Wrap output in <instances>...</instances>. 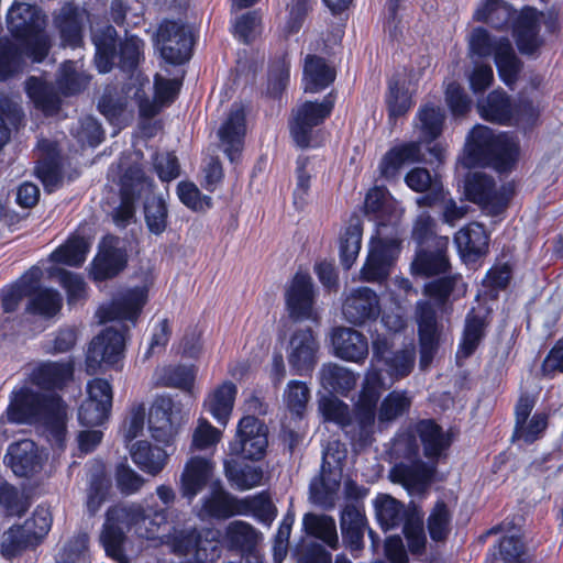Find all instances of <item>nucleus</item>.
<instances>
[{
    "instance_id": "nucleus-1",
    "label": "nucleus",
    "mask_w": 563,
    "mask_h": 563,
    "mask_svg": "<svg viewBox=\"0 0 563 563\" xmlns=\"http://www.w3.org/2000/svg\"><path fill=\"white\" fill-rule=\"evenodd\" d=\"M365 212L377 222V235L373 238L368 255L361 269V280L382 283L400 253V238L397 223L401 217L396 201L385 187H374L365 197Z\"/></svg>"
},
{
    "instance_id": "nucleus-2",
    "label": "nucleus",
    "mask_w": 563,
    "mask_h": 563,
    "mask_svg": "<svg viewBox=\"0 0 563 563\" xmlns=\"http://www.w3.org/2000/svg\"><path fill=\"white\" fill-rule=\"evenodd\" d=\"M377 382V375L373 372L363 378L353 411L334 396H324L319 400V411L324 420L338 424L355 448H364L373 441L378 405Z\"/></svg>"
},
{
    "instance_id": "nucleus-3",
    "label": "nucleus",
    "mask_w": 563,
    "mask_h": 563,
    "mask_svg": "<svg viewBox=\"0 0 563 563\" xmlns=\"http://www.w3.org/2000/svg\"><path fill=\"white\" fill-rule=\"evenodd\" d=\"M7 416L12 423L41 424L52 445L64 448L68 408L58 395L40 394L25 386L14 389Z\"/></svg>"
},
{
    "instance_id": "nucleus-4",
    "label": "nucleus",
    "mask_w": 563,
    "mask_h": 563,
    "mask_svg": "<svg viewBox=\"0 0 563 563\" xmlns=\"http://www.w3.org/2000/svg\"><path fill=\"white\" fill-rule=\"evenodd\" d=\"M518 154L519 145L512 135L495 134L489 128L477 125L467 136L462 164L468 168L490 166L507 172L515 165Z\"/></svg>"
},
{
    "instance_id": "nucleus-5",
    "label": "nucleus",
    "mask_w": 563,
    "mask_h": 563,
    "mask_svg": "<svg viewBox=\"0 0 563 563\" xmlns=\"http://www.w3.org/2000/svg\"><path fill=\"white\" fill-rule=\"evenodd\" d=\"M46 22L41 7L25 0H14L7 12L9 32L20 41L27 58L33 63L43 62L52 46Z\"/></svg>"
},
{
    "instance_id": "nucleus-6",
    "label": "nucleus",
    "mask_w": 563,
    "mask_h": 563,
    "mask_svg": "<svg viewBox=\"0 0 563 563\" xmlns=\"http://www.w3.org/2000/svg\"><path fill=\"white\" fill-rule=\"evenodd\" d=\"M371 363L364 378L371 372L377 375L378 382L375 389H377V401H379L384 390L412 373L417 358L416 345L410 341L401 347L394 349L386 336L377 335L373 339Z\"/></svg>"
},
{
    "instance_id": "nucleus-7",
    "label": "nucleus",
    "mask_w": 563,
    "mask_h": 563,
    "mask_svg": "<svg viewBox=\"0 0 563 563\" xmlns=\"http://www.w3.org/2000/svg\"><path fill=\"white\" fill-rule=\"evenodd\" d=\"M91 37L96 47L95 64L99 73H109L115 60L122 71L133 73L143 58L144 42L137 36L125 37L117 49V31L112 25L93 29Z\"/></svg>"
},
{
    "instance_id": "nucleus-8",
    "label": "nucleus",
    "mask_w": 563,
    "mask_h": 563,
    "mask_svg": "<svg viewBox=\"0 0 563 563\" xmlns=\"http://www.w3.org/2000/svg\"><path fill=\"white\" fill-rule=\"evenodd\" d=\"M468 48L472 57L494 56L500 79L507 86L516 82L521 63L508 37H495L484 27H476L468 37Z\"/></svg>"
},
{
    "instance_id": "nucleus-9",
    "label": "nucleus",
    "mask_w": 563,
    "mask_h": 563,
    "mask_svg": "<svg viewBox=\"0 0 563 563\" xmlns=\"http://www.w3.org/2000/svg\"><path fill=\"white\" fill-rule=\"evenodd\" d=\"M155 46L166 63L184 64L190 58L192 33L185 24L166 20L157 29Z\"/></svg>"
},
{
    "instance_id": "nucleus-10",
    "label": "nucleus",
    "mask_w": 563,
    "mask_h": 563,
    "mask_svg": "<svg viewBox=\"0 0 563 563\" xmlns=\"http://www.w3.org/2000/svg\"><path fill=\"white\" fill-rule=\"evenodd\" d=\"M125 335L123 330L109 327L97 335L90 343L86 369L88 374H96L102 367H114L122 358Z\"/></svg>"
},
{
    "instance_id": "nucleus-11",
    "label": "nucleus",
    "mask_w": 563,
    "mask_h": 563,
    "mask_svg": "<svg viewBox=\"0 0 563 563\" xmlns=\"http://www.w3.org/2000/svg\"><path fill=\"white\" fill-rule=\"evenodd\" d=\"M464 192L470 201L493 216L499 214L506 208L510 197L508 188H497L492 177L478 172L466 177Z\"/></svg>"
},
{
    "instance_id": "nucleus-12",
    "label": "nucleus",
    "mask_w": 563,
    "mask_h": 563,
    "mask_svg": "<svg viewBox=\"0 0 563 563\" xmlns=\"http://www.w3.org/2000/svg\"><path fill=\"white\" fill-rule=\"evenodd\" d=\"M333 104L334 101L329 95L321 102L307 101L298 107L290 122V133L298 146H316L312 140V129L330 115Z\"/></svg>"
},
{
    "instance_id": "nucleus-13",
    "label": "nucleus",
    "mask_w": 563,
    "mask_h": 563,
    "mask_svg": "<svg viewBox=\"0 0 563 563\" xmlns=\"http://www.w3.org/2000/svg\"><path fill=\"white\" fill-rule=\"evenodd\" d=\"M267 428L254 416L243 417L236 430L235 440L230 444L231 452L249 460H260L267 448Z\"/></svg>"
},
{
    "instance_id": "nucleus-14",
    "label": "nucleus",
    "mask_w": 563,
    "mask_h": 563,
    "mask_svg": "<svg viewBox=\"0 0 563 563\" xmlns=\"http://www.w3.org/2000/svg\"><path fill=\"white\" fill-rule=\"evenodd\" d=\"M179 411L169 397L156 398L148 412V429L152 438L159 443L170 445L181 422Z\"/></svg>"
},
{
    "instance_id": "nucleus-15",
    "label": "nucleus",
    "mask_w": 563,
    "mask_h": 563,
    "mask_svg": "<svg viewBox=\"0 0 563 563\" xmlns=\"http://www.w3.org/2000/svg\"><path fill=\"white\" fill-rule=\"evenodd\" d=\"M136 80L139 81L140 86L134 90L133 99L139 107L140 115L143 118L150 119L156 115L163 107L174 101L179 90L178 80L166 79L159 75H156L154 80V100H150L143 89L145 85L148 86V78H141L139 76Z\"/></svg>"
},
{
    "instance_id": "nucleus-16",
    "label": "nucleus",
    "mask_w": 563,
    "mask_h": 563,
    "mask_svg": "<svg viewBox=\"0 0 563 563\" xmlns=\"http://www.w3.org/2000/svg\"><path fill=\"white\" fill-rule=\"evenodd\" d=\"M285 298L291 318L296 320H317L313 284L307 273H296L286 289Z\"/></svg>"
},
{
    "instance_id": "nucleus-17",
    "label": "nucleus",
    "mask_w": 563,
    "mask_h": 563,
    "mask_svg": "<svg viewBox=\"0 0 563 563\" xmlns=\"http://www.w3.org/2000/svg\"><path fill=\"white\" fill-rule=\"evenodd\" d=\"M147 292L146 286L121 292L112 302L98 309L97 316L100 322L131 321L134 323L147 300Z\"/></svg>"
},
{
    "instance_id": "nucleus-18",
    "label": "nucleus",
    "mask_w": 563,
    "mask_h": 563,
    "mask_svg": "<svg viewBox=\"0 0 563 563\" xmlns=\"http://www.w3.org/2000/svg\"><path fill=\"white\" fill-rule=\"evenodd\" d=\"M319 342L310 329L296 330L288 343L287 358L296 375L312 372L318 361Z\"/></svg>"
},
{
    "instance_id": "nucleus-19",
    "label": "nucleus",
    "mask_w": 563,
    "mask_h": 563,
    "mask_svg": "<svg viewBox=\"0 0 563 563\" xmlns=\"http://www.w3.org/2000/svg\"><path fill=\"white\" fill-rule=\"evenodd\" d=\"M417 322L420 341L419 365L424 371L434 358L440 336L435 311L429 301H419L417 303Z\"/></svg>"
},
{
    "instance_id": "nucleus-20",
    "label": "nucleus",
    "mask_w": 563,
    "mask_h": 563,
    "mask_svg": "<svg viewBox=\"0 0 563 563\" xmlns=\"http://www.w3.org/2000/svg\"><path fill=\"white\" fill-rule=\"evenodd\" d=\"M342 313L354 325L375 320L380 313L377 294L368 287L353 289L343 302Z\"/></svg>"
},
{
    "instance_id": "nucleus-21",
    "label": "nucleus",
    "mask_w": 563,
    "mask_h": 563,
    "mask_svg": "<svg viewBox=\"0 0 563 563\" xmlns=\"http://www.w3.org/2000/svg\"><path fill=\"white\" fill-rule=\"evenodd\" d=\"M435 473V463L428 464L421 460L396 464L389 473L394 483L401 484L410 495L423 494Z\"/></svg>"
},
{
    "instance_id": "nucleus-22",
    "label": "nucleus",
    "mask_w": 563,
    "mask_h": 563,
    "mask_svg": "<svg viewBox=\"0 0 563 563\" xmlns=\"http://www.w3.org/2000/svg\"><path fill=\"white\" fill-rule=\"evenodd\" d=\"M214 471L210 459L192 456L185 464L180 475L179 490L181 496L191 503L210 482Z\"/></svg>"
},
{
    "instance_id": "nucleus-23",
    "label": "nucleus",
    "mask_w": 563,
    "mask_h": 563,
    "mask_svg": "<svg viewBox=\"0 0 563 563\" xmlns=\"http://www.w3.org/2000/svg\"><path fill=\"white\" fill-rule=\"evenodd\" d=\"M245 132L244 107L234 103L218 132L221 146L231 162L236 159L243 147Z\"/></svg>"
},
{
    "instance_id": "nucleus-24",
    "label": "nucleus",
    "mask_w": 563,
    "mask_h": 563,
    "mask_svg": "<svg viewBox=\"0 0 563 563\" xmlns=\"http://www.w3.org/2000/svg\"><path fill=\"white\" fill-rule=\"evenodd\" d=\"M489 236L483 224L472 222L460 229L454 235V243L462 261L466 264L476 262L488 251Z\"/></svg>"
},
{
    "instance_id": "nucleus-25",
    "label": "nucleus",
    "mask_w": 563,
    "mask_h": 563,
    "mask_svg": "<svg viewBox=\"0 0 563 563\" xmlns=\"http://www.w3.org/2000/svg\"><path fill=\"white\" fill-rule=\"evenodd\" d=\"M88 15L86 10L70 2H65L54 15V24L59 32L64 46H79L82 29Z\"/></svg>"
},
{
    "instance_id": "nucleus-26",
    "label": "nucleus",
    "mask_w": 563,
    "mask_h": 563,
    "mask_svg": "<svg viewBox=\"0 0 563 563\" xmlns=\"http://www.w3.org/2000/svg\"><path fill=\"white\" fill-rule=\"evenodd\" d=\"M334 354L347 362L361 364L368 355V342L364 334L351 328H336L332 332Z\"/></svg>"
},
{
    "instance_id": "nucleus-27",
    "label": "nucleus",
    "mask_w": 563,
    "mask_h": 563,
    "mask_svg": "<svg viewBox=\"0 0 563 563\" xmlns=\"http://www.w3.org/2000/svg\"><path fill=\"white\" fill-rule=\"evenodd\" d=\"M4 463L18 476H30L41 470L42 457L35 442L24 439L9 445Z\"/></svg>"
},
{
    "instance_id": "nucleus-28",
    "label": "nucleus",
    "mask_w": 563,
    "mask_h": 563,
    "mask_svg": "<svg viewBox=\"0 0 563 563\" xmlns=\"http://www.w3.org/2000/svg\"><path fill=\"white\" fill-rule=\"evenodd\" d=\"M201 508L198 511L201 519H227L235 515H245V510L242 508L245 503L222 487L214 486L212 492L201 499Z\"/></svg>"
},
{
    "instance_id": "nucleus-29",
    "label": "nucleus",
    "mask_w": 563,
    "mask_h": 563,
    "mask_svg": "<svg viewBox=\"0 0 563 563\" xmlns=\"http://www.w3.org/2000/svg\"><path fill=\"white\" fill-rule=\"evenodd\" d=\"M544 14L533 8L522 9L514 25L517 46L522 54H533L542 44L539 24Z\"/></svg>"
},
{
    "instance_id": "nucleus-30",
    "label": "nucleus",
    "mask_w": 563,
    "mask_h": 563,
    "mask_svg": "<svg viewBox=\"0 0 563 563\" xmlns=\"http://www.w3.org/2000/svg\"><path fill=\"white\" fill-rule=\"evenodd\" d=\"M74 364L71 361H45L36 364L31 374L32 384L43 389L62 388L73 378Z\"/></svg>"
},
{
    "instance_id": "nucleus-31",
    "label": "nucleus",
    "mask_w": 563,
    "mask_h": 563,
    "mask_svg": "<svg viewBox=\"0 0 563 563\" xmlns=\"http://www.w3.org/2000/svg\"><path fill=\"white\" fill-rule=\"evenodd\" d=\"M449 243L448 236H435V251L419 250L411 264L412 272L422 276H433L445 273L450 267L449 257L446 255Z\"/></svg>"
},
{
    "instance_id": "nucleus-32",
    "label": "nucleus",
    "mask_w": 563,
    "mask_h": 563,
    "mask_svg": "<svg viewBox=\"0 0 563 563\" xmlns=\"http://www.w3.org/2000/svg\"><path fill=\"white\" fill-rule=\"evenodd\" d=\"M38 162L35 174L47 191H53L62 181L58 150L55 142L41 140L37 143Z\"/></svg>"
},
{
    "instance_id": "nucleus-33",
    "label": "nucleus",
    "mask_w": 563,
    "mask_h": 563,
    "mask_svg": "<svg viewBox=\"0 0 563 563\" xmlns=\"http://www.w3.org/2000/svg\"><path fill=\"white\" fill-rule=\"evenodd\" d=\"M421 161V148L418 142H405L391 147L382 158L378 169L386 179L395 178L406 164Z\"/></svg>"
},
{
    "instance_id": "nucleus-34",
    "label": "nucleus",
    "mask_w": 563,
    "mask_h": 563,
    "mask_svg": "<svg viewBox=\"0 0 563 563\" xmlns=\"http://www.w3.org/2000/svg\"><path fill=\"white\" fill-rule=\"evenodd\" d=\"M42 277V269L33 266L15 283L3 288L1 294L3 311L7 313L15 311L21 300L26 296H31L38 288Z\"/></svg>"
},
{
    "instance_id": "nucleus-35",
    "label": "nucleus",
    "mask_w": 563,
    "mask_h": 563,
    "mask_svg": "<svg viewBox=\"0 0 563 563\" xmlns=\"http://www.w3.org/2000/svg\"><path fill=\"white\" fill-rule=\"evenodd\" d=\"M114 240L113 236L104 239L98 255L93 260L91 275L95 280H104L114 277L126 264L124 252L108 246V244H111Z\"/></svg>"
},
{
    "instance_id": "nucleus-36",
    "label": "nucleus",
    "mask_w": 563,
    "mask_h": 563,
    "mask_svg": "<svg viewBox=\"0 0 563 563\" xmlns=\"http://www.w3.org/2000/svg\"><path fill=\"white\" fill-rule=\"evenodd\" d=\"M416 431L429 460L438 461L445 455L451 445V438L440 426L432 420H422L416 426Z\"/></svg>"
},
{
    "instance_id": "nucleus-37",
    "label": "nucleus",
    "mask_w": 563,
    "mask_h": 563,
    "mask_svg": "<svg viewBox=\"0 0 563 563\" xmlns=\"http://www.w3.org/2000/svg\"><path fill=\"white\" fill-rule=\"evenodd\" d=\"M236 386L231 382H224L214 388L205 399V409L217 420L218 423L227 426L233 409Z\"/></svg>"
},
{
    "instance_id": "nucleus-38",
    "label": "nucleus",
    "mask_w": 563,
    "mask_h": 563,
    "mask_svg": "<svg viewBox=\"0 0 563 563\" xmlns=\"http://www.w3.org/2000/svg\"><path fill=\"white\" fill-rule=\"evenodd\" d=\"M145 183L144 173L139 166H132L124 173L122 178L123 198L120 206L113 211V221L118 227H125L134 214L133 203L128 197L129 187L132 192L140 191Z\"/></svg>"
},
{
    "instance_id": "nucleus-39",
    "label": "nucleus",
    "mask_w": 563,
    "mask_h": 563,
    "mask_svg": "<svg viewBox=\"0 0 563 563\" xmlns=\"http://www.w3.org/2000/svg\"><path fill=\"white\" fill-rule=\"evenodd\" d=\"M319 376L324 389L342 396H347L355 388L358 379L355 372L333 363L324 364Z\"/></svg>"
},
{
    "instance_id": "nucleus-40",
    "label": "nucleus",
    "mask_w": 563,
    "mask_h": 563,
    "mask_svg": "<svg viewBox=\"0 0 563 563\" xmlns=\"http://www.w3.org/2000/svg\"><path fill=\"white\" fill-rule=\"evenodd\" d=\"M341 531L343 541L352 551L363 548V536L365 529V516L355 505H346L341 514Z\"/></svg>"
},
{
    "instance_id": "nucleus-41",
    "label": "nucleus",
    "mask_w": 563,
    "mask_h": 563,
    "mask_svg": "<svg viewBox=\"0 0 563 563\" xmlns=\"http://www.w3.org/2000/svg\"><path fill=\"white\" fill-rule=\"evenodd\" d=\"M334 78V69L323 58L314 55L306 57L302 78L306 92H318L333 82Z\"/></svg>"
},
{
    "instance_id": "nucleus-42",
    "label": "nucleus",
    "mask_w": 563,
    "mask_h": 563,
    "mask_svg": "<svg viewBox=\"0 0 563 563\" xmlns=\"http://www.w3.org/2000/svg\"><path fill=\"white\" fill-rule=\"evenodd\" d=\"M169 453L146 441L136 442L131 449L133 462L145 473L157 475L167 464Z\"/></svg>"
},
{
    "instance_id": "nucleus-43",
    "label": "nucleus",
    "mask_w": 563,
    "mask_h": 563,
    "mask_svg": "<svg viewBox=\"0 0 563 563\" xmlns=\"http://www.w3.org/2000/svg\"><path fill=\"white\" fill-rule=\"evenodd\" d=\"M514 16V11L503 0H481L473 13V19L501 30L508 26Z\"/></svg>"
},
{
    "instance_id": "nucleus-44",
    "label": "nucleus",
    "mask_w": 563,
    "mask_h": 563,
    "mask_svg": "<svg viewBox=\"0 0 563 563\" xmlns=\"http://www.w3.org/2000/svg\"><path fill=\"white\" fill-rule=\"evenodd\" d=\"M90 76L79 62L66 60L59 67L56 86L64 96H73L86 89Z\"/></svg>"
},
{
    "instance_id": "nucleus-45",
    "label": "nucleus",
    "mask_w": 563,
    "mask_h": 563,
    "mask_svg": "<svg viewBox=\"0 0 563 563\" xmlns=\"http://www.w3.org/2000/svg\"><path fill=\"white\" fill-rule=\"evenodd\" d=\"M25 91L34 106L45 114H54L58 111L60 99L54 88L38 77H30L25 81Z\"/></svg>"
},
{
    "instance_id": "nucleus-46",
    "label": "nucleus",
    "mask_w": 563,
    "mask_h": 563,
    "mask_svg": "<svg viewBox=\"0 0 563 563\" xmlns=\"http://www.w3.org/2000/svg\"><path fill=\"white\" fill-rule=\"evenodd\" d=\"M481 117L487 121L507 124L512 120V107L504 91L494 90L477 103Z\"/></svg>"
},
{
    "instance_id": "nucleus-47",
    "label": "nucleus",
    "mask_w": 563,
    "mask_h": 563,
    "mask_svg": "<svg viewBox=\"0 0 563 563\" xmlns=\"http://www.w3.org/2000/svg\"><path fill=\"white\" fill-rule=\"evenodd\" d=\"M445 113L440 106L432 103L423 104L416 115V126L424 142L438 139L443 130Z\"/></svg>"
},
{
    "instance_id": "nucleus-48",
    "label": "nucleus",
    "mask_w": 563,
    "mask_h": 563,
    "mask_svg": "<svg viewBox=\"0 0 563 563\" xmlns=\"http://www.w3.org/2000/svg\"><path fill=\"white\" fill-rule=\"evenodd\" d=\"M363 225L358 218H352L340 236V258L344 268L350 269L362 246Z\"/></svg>"
},
{
    "instance_id": "nucleus-49",
    "label": "nucleus",
    "mask_w": 563,
    "mask_h": 563,
    "mask_svg": "<svg viewBox=\"0 0 563 563\" xmlns=\"http://www.w3.org/2000/svg\"><path fill=\"white\" fill-rule=\"evenodd\" d=\"M305 531L323 541L328 547L336 550L339 547V538L336 525L332 517L325 515L307 514L302 519Z\"/></svg>"
},
{
    "instance_id": "nucleus-50",
    "label": "nucleus",
    "mask_w": 563,
    "mask_h": 563,
    "mask_svg": "<svg viewBox=\"0 0 563 563\" xmlns=\"http://www.w3.org/2000/svg\"><path fill=\"white\" fill-rule=\"evenodd\" d=\"M467 286L461 275L446 276L432 280L424 285V295L439 305H444L450 296L462 297L466 294Z\"/></svg>"
},
{
    "instance_id": "nucleus-51",
    "label": "nucleus",
    "mask_w": 563,
    "mask_h": 563,
    "mask_svg": "<svg viewBox=\"0 0 563 563\" xmlns=\"http://www.w3.org/2000/svg\"><path fill=\"white\" fill-rule=\"evenodd\" d=\"M30 297L26 311L45 319L55 317L63 306L60 294L52 288L36 289Z\"/></svg>"
},
{
    "instance_id": "nucleus-52",
    "label": "nucleus",
    "mask_w": 563,
    "mask_h": 563,
    "mask_svg": "<svg viewBox=\"0 0 563 563\" xmlns=\"http://www.w3.org/2000/svg\"><path fill=\"white\" fill-rule=\"evenodd\" d=\"M89 249L90 242L86 238L73 235L51 254V260L68 266H80L86 261Z\"/></svg>"
},
{
    "instance_id": "nucleus-53",
    "label": "nucleus",
    "mask_w": 563,
    "mask_h": 563,
    "mask_svg": "<svg viewBox=\"0 0 563 563\" xmlns=\"http://www.w3.org/2000/svg\"><path fill=\"white\" fill-rule=\"evenodd\" d=\"M411 406V397L407 390H393L376 407V417L378 424H387L404 413H406Z\"/></svg>"
},
{
    "instance_id": "nucleus-54",
    "label": "nucleus",
    "mask_w": 563,
    "mask_h": 563,
    "mask_svg": "<svg viewBox=\"0 0 563 563\" xmlns=\"http://www.w3.org/2000/svg\"><path fill=\"white\" fill-rule=\"evenodd\" d=\"M377 521L384 530H389L401 525L406 517V511L401 504L395 498L380 495L374 500Z\"/></svg>"
},
{
    "instance_id": "nucleus-55",
    "label": "nucleus",
    "mask_w": 563,
    "mask_h": 563,
    "mask_svg": "<svg viewBox=\"0 0 563 563\" xmlns=\"http://www.w3.org/2000/svg\"><path fill=\"white\" fill-rule=\"evenodd\" d=\"M257 531L242 520L230 522L224 532V542L232 550H251L257 542Z\"/></svg>"
},
{
    "instance_id": "nucleus-56",
    "label": "nucleus",
    "mask_w": 563,
    "mask_h": 563,
    "mask_svg": "<svg viewBox=\"0 0 563 563\" xmlns=\"http://www.w3.org/2000/svg\"><path fill=\"white\" fill-rule=\"evenodd\" d=\"M224 471L228 481L240 490L258 486L263 478V472L258 466H241L236 462H225Z\"/></svg>"
},
{
    "instance_id": "nucleus-57",
    "label": "nucleus",
    "mask_w": 563,
    "mask_h": 563,
    "mask_svg": "<svg viewBox=\"0 0 563 563\" xmlns=\"http://www.w3.org/2000/svg\"><path fill=\"white\" fill-rule=\"evenodd\" d=\"M27 57L22 45H16L11 42L0 44V80H7L8 78L21 73L26 66Z\"/></svg>"
},
{
    "instance_id": "nucleus-58",
    "label": "nucleus",
    "mask_w": 563,
    "mask_h": 563,
    "mask_svg": "<svg viewBox=\"0 0 563 563\" xmlns=\"http://www.w3.org/2000/svg\"><path fill=\"white\" fill-rule=\"evenodd\" d=\"M452 510L443 500H438L428 517V531L433 541H443L451 531Z\"/></svg>"
},
{
    "instance_id": "nucleus-59",
    "label": "nucleus",
    "mask_w": 563,
    "mask_h": 563,
    "mask_svg": "<svg viewBox=\"0 0 563 563\" xmlns=\"http://www.w3.org/2000/svg\"><path fill=\"white\" fill-rule=\"evenodd\" d=\"M110 481L106 475L103 465H98L90 474L87 495V508L90 514H96L107 499Z\"/></svg>"
},
{
    "instance_id": "nucleus-60",
    "label": "nucleus",
    "mask_w": 563,
    "mask_h": 563,
    "mask_svg": "<svg viewBox=\"0 0 563 563\" xmlns=\"http://www.w3.org/2000/svg\"><path fill=\"white\" fill-rule=\"evenodd\" d=\"M490 563H526L523 544L518 537H504L498 545L494 547L487 559Z\"/></svg>"
},
{
    "instance_id": "nucleus-61",
    "label": "nucleus",
    "mask_w": 563,
    "mask_h": 563,
    "mask_svg": "<svg viewBox=\"0 0 563 563\" xmlns=\"http://www.w3.org/2000/svg\"><path fill=\"white\" fill-rule=\"evenodd\" d=\"M35 543L27 534V527L13 526L2 536L0 553L5 559H11Z\"/></svg>"
},
{
    "instance_id": "nucleus-62",
    "label": "nucleus",
    "mask_w": 563,
    "mask_h": 563,
    "mask_svg": "<svg viewBox=\"0 0 563 563\" xmlns=\"http://www.w3.org/2000/svg\"><path fill=\"white\" fill-rule=\"evenodd\" d=\"M484 328L483 318L475 314L467 316L463 338L456 352L459 360L467 358L475 352L483 338Z\"/></svg>"
},
{
    "instance_id": "nucleus-63",
    "label": "nucleus",
    "mask_w": 563,
    "mask_h": 563,
    "mask_svg": "<svg viewBox=\"0 0 563 563\" xmlns=\"http://www.w3.org/2000/svg\"><path fill=\"white\" fill-rule=\"evenodd\" d=\"M386 104L389 119L396 121L410 110L413 102L407 88L404 86L400 87L398 81L390 80L388 84Z\"/></svg>"
},
{
    "instance_id": "nucleus-64",
    "label": "nucleus",
    "mask_w": 563,
    "mask_h": 563,
    "mask_svg": "<svg viewBox=\"0 0 563 563\" xmlns=\"http://www.w3.org/2000/svg\"><path fill=\"white\" fill-rule=\"evenodd\" d=\"M310 399V389L306 383L300 380H290L284 391V401L288 410L301 417Z\"/></svg>"
}]
</instances>
